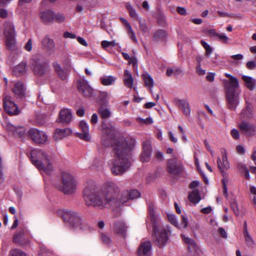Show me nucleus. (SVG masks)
<instances>
[{"label":"nucleus","mask_w":256,"mask_h":256,"mask_svg":"<svg viewBox=\"0 0 256 256\" xmlns=\"http://www.w3.org/2000/svg\"><path fill=\"white\" fill-rule=\"evenodd\" d=\"M26 71V64L25 62H22L14 68V72L16 75H20L24 74Z\"/></svg>","instance_id":"nucleus-35"},{"label":"nucleus","mask_w":256,"mask_h":256,"mask_svg":"<svg viewBox=\"0 0 256 256\" xmlns=\"http://www.w3.org/2000/svg\"><path fill=\"white\" fill-rule=\"evenodd\" d=\"M40 18L44 22H50L54 18V13L50 10L42 12L40 13Z\"/></svg>","instance_id":"nucleus-32"},{"label":"nucleus","mask_w":256,"mask_h":256,"mask_svg":"<svg viewBox=\"0 0 256 256\" xmlns=\"http://www.w3.org/2000/svg\"><path fill=\"white\" fill-rule=\"evenodd\" d=\"M72 134V130L69 128H56L53 134V140L58 142L68 137Z\"/></svg>","instance_id":"nucleus-18"},{"label":"nucleus","mask_w":256,"mask_h":256,"mask_svg":"<svg viewBox=\"0 0 256 256\" xmlns=\"http://www.w3.org/2000/svg\"><path fill=\"white\" fill-rule=\"evenodd\" d=\"M218 232L220 234V235L224 238H227V234L226 230L224 228H219L218 230Z\"/></svg>","instance_id":"nucleus-57"},{"label":"nucleus","mask_w":256,"mask_h":256,"mask_svg":"<svg viewBox=\"0 0 256 256\" xmlns=\"http://www.w3.org/2000/svg\"><path fill=\"white\" fill-rule=\"evenodd\" d=\"M124 84L128 88H132L134 86V80L131 72L126 70L124 74Z\"/></svg>","instance_id":"nucleus-25"},{"label":"nucleus","mask_w":256,"mask_h":256,"mask_svg":"<svg viewBox=\"0 0 256 256\" xmlns=\"http://www.w3.org/2000/svg\"><path fill=\"white\" fill-rule=\"evenodd\" d=\"M226 100L228 108L232 110H236L239 104V92L229 90L226 92Z\"/></svg>","instance_id":"nucleus-11"},{"label":"nucleus","mask_w":256,"mask_h":256,"mask_svg":"<svg viewBox=\"0 0 256 256\" xmlns=\"http://www.w3.org/2000/svg\"><path fill=\"white\" fill-rule=\"evenodd\" d=\"M242 80L245 82L246 86L250 90H252L254 88L255 80L252 78L245 75L242 76Z\"/></svg>","instance_id":"nucleus-36"},{"label":"nucleus","mask_w":256,"mask_h":256,"mask_svg":"<svg viewBox=\"0 0 256 256\" xmlns=\"http://www.w3.org/2000/svg\"><path fill=\"white\" fill-rule=\"evenodd\" d=\"M64 36L66 38H76L74 34L68 32H65L64 34Z\"/></svg>","instance_id":"nucleus-62"},{"label":"nucleus","mask_w":256,"mask_h":256,"mask_svg":"<svg viewBox=\"0 0 256 256\" xmlns=\"http://www.w3.org/2000/svg\"><path fill=\"white\" fill-rule=\"evenodd\" d=\"M128 226L123 221L116 222L114 225V230L118 234L125 238Z\"/></svg>","instance_id":"nucleus-23"},{"label":"nucleus","mask_w":256,"mask_h":256,"mask_svg":"<svg viewBox=\"0 0 256 256\" xmlns=\"http://www.w3.org/2000/svg\"><path fill=\"white\" fill-rule=\"evenodd\" d=\"M182 73V70L178 67L168 68L166 70V75L168 76H178Z\"/></svg>","instance_id":"nucleus-37"},{"label":"nucleus","mask_w":256,"mask_h":256,"mask_svg":"<svg viewBox=\"0 0 256 256\" xmlns=\"http://www.w3.org/2000/svg\"><path fill=\"white\" fill-rule=\"evenodd\" d=\"M108 92L104 91V92H100L99 94V98L102 100H105L108 98Z\"/></svg>","instance_id":"nucleus-54"},{"label":"nucleus","mask_w":256,"mask_h":256,"mask_svg":"<svg viewBox=\"0 0 256 256\" xmlns=\"http://www.w3.org/2000/svg\"><path fill=\"white\" fill-rule=\"evenodd\" d=\"M24 49L30 52L32 50V41L31 39H29L28 40L24 46Z\"/></svg>","instance_id":"nucleus-55"},{"label":"nucleus","mask_w":256,"mask_h":256,"mask_svg":"<svg viewBox=\"0 0 256 256\" xmlns=\"http://www.w3.org/2000/svg\"><path fill=\"white\" fill-rule=\"evenodd\" d=\"M238 128L246 136H252L254 134L255 126L249 122L242 121L238 124Z\"/></svg>","instance_id":"nucleus-20"},{"label":"nucleus","mask_w":256,"mask_h":256,"mask_svg":"<svg viewBox=\"0 0 256 256\" xmlns=\"http://www.w3.org/2000/svg\"><path fill=\"white\" fill-rule=\"evenodd\" d=\"M208 34L209 36L211 37H218V36L219 34L218 33L216 32V31L214 30H210L208 31Z\"/></svg>","instance_id":"nucleus-64"},{"label":"nucleus","mask_w":256,"mask_h":256,"mask_svg":"<svg viewBox=\"0 0 256 256\" xmlns=\"http://www.w3.org/2000/svg\"><path fill=\"white\" fill-rule=\"evenodd\" d=\"M188 220L184 215H182V221L180 224H179V228H186L188 227Z\"/></svg>","instance_id":"nucleus-49"},{"label":"nucleus","mask_w":256,"mask_h":256,"mask_svg":"<svg viewBox=\"0 0 256 256\" xmlns=\"http://www.w3.org/2000/svg\"><path fill=\"white\" fill-rule=\"evenodd\" d=\"M222 158L218 157L217 159V164L219 170H220L223 178L222 180L224 194L226 196H228V189L226 184L228 182V174L226 170L230 168V164L228 160L226 150L224 148L221 149Z\"/></svg>","instance_id":"nucleus-7"},{"label":"nucleus","mask_w":256,"mask_h":256,"mask_svg":"<svg viewBox=\"0 0 256 256\" xmlns=\"http://www.w3.org/2000/svg\"><path fill=\"white\" fill-rule=\"evenodd\" d=\"M138 120L140 123H144L146 124H151L152 123L153 120L151 118H147L146 119L141 118H138Z\"/></svg>","instance_id":"nucleus-52"},{"label":"nucleus","mask_w":256,"mask_h":256,"mask_svg":"<svg viewBox=\"0 0 256 256\" xmlns=\"http://www.w3.org/2000/svg\"><path fill=\"white\" fill-rule=\"evenodd\" d=\"M252 116L251 106L249 104L246 106L244 110H243L240 114V117L242 118H250Z\"/></svg>","instance_id":"nucleus-38"},{"label":"nucleus","mask_w":256,"mask_h":256,"mask_svg":"<svg viewBox=\"0 0 256 256\" xmlns=\"http://www.w3.org/2000/svg\"><path fill=\"white\" fill-rule=\"evenodd\" d=\"M230 206L234 214L238 216L240 214V210L238 202L234 200L230 202Z\"/></svg>","instance_id":"nucleus-47"},{"label":"nucleus","mask_w":256,"mask_h":256,"mask_svg":"<svg viewBox=\"0 0 256 256\" xmlns=\"http://www.w3.org/2000/svg\"><path fill=\"white\" fill-rule=\"evenodd\" d=\"M7 129L8 130L12 132L15 136L20 137L22 136L26 132V130L24 127H16L11 124H8Z\"/></svg>","instance_id":"nucleus-27"},{"label":"nucleus","mask_w":256,"mask_h":256,"mask_svg":"<svg viewBox=\"0 0 256 256\" xmlns=\"http://www.w3.org/2000/svg\"><path fill=\"white\" fill-rule=\"evenodd\" d=\"M177 12L179 14H180L181 15H183V16L186 15V10L184 8H182V7H178L177 8Z\"/></svg>","instance_id":"nucleus-63"},{"label":"nucleus","mask_w":256,"mask_h":256,"mask_svg":"<svg viewBox=\"0 0 256 256\" xmlns=\"http://www.w3.org/2000/svg\"><path fill=\"white\" fill-rule=\"evenodd\" d=\"M31 67L34 74L39 76L46 74L49 70L48 63L38 58L33 60Z\"/></svg>","instance_id":"nucleus-10"},{"label":"nucleus","mask_w":256,"mask_h":256,"mask_svg":"<svg viewBox=\"0 0 256 256\" xmlns=\"http://www.w3.org/2000/svg\"><path fill=\"white\" fill-rule=\"evenodd\" d=\"M4 106L6 112L10 115L18 114V106L12 100L10 96H6L3 99Z\"/></svg>","instance_id":"nucleus-13"},{"label":"nucleus","mask_w":256,"mask_h":256,"mask_svg":"<svg viewBox=\"0 0 256 256\" xmlns=\"http://www.w3.org/2000/svg\"><path fill=\"white\" fill-rule=\"evenodd\" d=\"M174 104L186 117L190 114V107L188 100L186 99H176Z\"/></svg>","instance_id":"nucleus-15"},{"label":"nucleus","mask_w":256,"mask_h":256,"mask_svg":"<svg viewBox=\"0 0 256 256\" xmlns=\"http://www.w3.org/2000/svg\"><path fill=\"white\" fill-rule=\"evenodd\" d=\"M78 88L79 92L85 97L90 98L93 94V89L90 86L88 82L82 80L78 82Z\"/></svg>","instance_id":"nucleus-16"},{"label":"nucleus","mask_w":256,"mask_h":256,"mask_svg":"<svg viewBox=\"0 0 256 256\" xmlns=\"http://www.w3.org/2000/svg\"><path fill=\"white\" fill-rule=\"evenodd\" d=\"M215 74L213 72H209L206 78L209 82H213L214 79Z\"/></svg>","instance_id":"nucleus-59"},{"label":"nucleus","mask_w":256,"mask_h":256,"mask_svg":"<svg viewBox=\"0 0 256 256\" xmlns=\"http://www.w3.org/2000/svg\"><path fill=\"white\" fill-rule=\"evenodd\" d=\"M120 20L121 22L124 24L126 26V29L127 31V34L128 36L132 40V41L137 44L138 42V40L136 38L135 33L134 31L132 30V26L128 22V21L123 18H120Z\"/></svg>","instance_id":"nucleus-26"},{"label":"nucleus","mask_w":256,"mask_h":256,"mask_svg":"<svg viewBox=\"0 0 256 256\" xmlns=\"http://www.w3.org/2000/svg\"><path fill=\"white\" fill-rule=\"evenodd\" d=\"M79 125L82 132L78 133V136L86 141L90 140V136L89 134V128L88 124L85 121L82 120L80 122Z\"/></svg>","instance_id":"nucleus-22"},{"label":"nucleus","mask_w":256,"mask_h":256,"mask_svg":"<svg viewBox=\"0 0 256 256\" xmlns=\"http://www.w3.org/2000/svg\"><path fill=\"white\" fill-rule=\"evenodd\" d=\"M181 237L183 242L189 250L194 252L197 250L198 246L194 240L184 234H181Z\"/></svg>","instance_id":"nucleus-24"},{"label":"nucleus","mask_w":256,"mask_h":256,"mask_svg":"<svg viewBox=\"0 0 256 256\" xmlns=\"http://www.w3.org/2000/svg\"><path fill=\"white\" fill-rule=\"evenodd\" d=\"M72 119L71 110L68 108L62 109L59 112L58 122L63 124H68Z\"/></svg>","instance_id":"nucleus-21"},{"label":"nucleus","mask_w":256,"mask_h":256,"mask_svg":"<svg viewBox=\"0 0 256 256\" xmlns=\"http://www.w3.org/2000/svg\"><path fill=\"white\" fill-rule=\"evenodd\" d=\"M142 78L144 82L146 87L148 88L150 92L152 93V88L154 85V82L152 78L146 72H144L142 75Z\"/></svg>","instance_id":"nucleus-29"},{"label":"nucleus","mask_w":256,"mask_h":256,"mask_svg":"<svg viewBox=\"0 0 256 256\" xmlns=\"http://www.w3.org/2000/svg\"><path fill=\"white\" fill-rule=\"evenodd\" d=\"M102 143L106 146L114 147V158L111 160L112 172L115 175L122 174L130 166L128 152L132 148L134 142L130 144L124 138H114V128L110 125L107 126L102 123Z\"/></svg>","instance_id":"nucleus-2"},{"label":"nucleus","mask_w":256,"mask_h":256,"mask_svg":"<svg viewBox=\"0 0 256 256\" xmlns=\"http://www.w3.org/2000/svg\"><path fill=\"white\" fill-rule=\"evenodd\" d=\"M12 91L16 98L22 100L26 96V86L22 82H14Z\"/></svg>","instance_id":"nucleus-12"},{"label":"nucleus","mask_w":256,"mask_h":256,"mask_svg":"<svg viewBox=\"0 0 256 256\" xmlns=\"http://www.w3.org/2000/svg\"><path fill=\"white\" fill-rule=\"evenodd\" d=\"M224 84L226 92H228L229 90L232 91H238L237 89L240 86L238 81L236 77L230 80L225 81Z\"/></svg>","instance_id":"nucleus-28"},{"label":"nucleus","mask_w":256,"mask_h":256,"mask_svg":"<svg viewBox=\"0 0 256 256\" xmlns=\"http://www.w3.org/2000/svg\"><path fill=\"white\" fill-rule=\"evenodd\" d=\"M53 66L55 71L60 78L62 80H66L67 78V74L66 72L63 70L60 64H58V62H54L53 64Z\"/></svg>","instance_id":"nucleus-34"},{"label":"nucleus","mask_w":256,"mask_h":256,"mask_svg":"<svg viewBox=\"0 0 256 256\" xmlns=\"http://www.w3.org/2000/svg\"><path fill=\"white\" fill-rule=\"evenodd\" d=\"M8 12L6 9H0V17L3 18H6L8 16Z\"/></svg>","instance_id":"nucleus-60"},{"label":"nucleus","mask_w":256,"mask_h":256,"mask_svg":"<svg viewBox=\"0 0 256 256\" xmlns=\"http://www.w3.org/2000/svg\"><path fill=\"white\" fill-rule=\"evenodd\" d=\"M58 214L74 230H84L88 228V224L79 214L68 209H60Z\"/></svg>","instance_id":"nucleus-5"},{"label":"nucleus","mask_w":256,"mask_h":256,"mask_svg":"<svg viewBox=\"0 0 256 256\" xmlns=\"http://www.w3.org/2000/svg\"><path fill=\"white\" fill-rule=\"evenodd\" d=\"M244 235L246 244L248 246H252L254 244V240L248 232V230H244Z\"/></svg>","instance_id":"nucleus-42"},{"label":"nucleus","mask_w":256,"mask_h":256,"mask_svg":"<svg viewBox=\"0 0 256 256\" xmlns=\"http://www.w3.org/2000/svg\"><path fill=\"white\" fill-rule=\"evenodd\" d=\"M126 7L129 12L130 16V17H132L133 18H134L135 20H138L140 18H138V16L136 11L132 8L131 4L127 2L126 4Z\"/></svg>","instance_id":"nucleus-41"},{"label":"nucleus","mask_w":256,"mask_h":256,"mask_svg":"<svg viewBox=\"0 0 256 256\" xmlns=\"http://www.w3.org/2000/svg\"><path fill=\"white\" fill-rule=\"evenodd\" d=\"M24 232L20 231L16 233L14 236V242L15 243H20L23 238Z\"/></svg>","instance_id":"nucleus-48"},{"label":"nucleus","mask_w":256,"mask_h":256,"mask_svg":"<svg viewBox=\"0 0 256 256\" xmlns=\"http://www.w3.org/2000/svg\"><path fill=\"white\" fill-rule=\"evenodd\" d=\"M30 158L32 164L40 172L50 175L54 170V156L48 151L34 149L30 152Z\"/></svg>","instance_id":"nucleus-3"},{"label":"nucleus","mask_w":256,"mask_h":256,"mask_svg":"<svg viewBox=\"0 0 256 256\" xmlns=\"http://www.w3.org/2000/svg\"><path fill=\"white\" fill-rule=\"evenodd\" d=\"M28 136L34 142L45 144L48 141V137L46 133L36 128H31L28 132Z\"/></svg>","instance_id":"nucleus-9"},{"label":"nucleus","mask_w":256,"mask_h":256,"mask_svg":"<svg viewBox=\"0 0 256 256\" xmlns=\"http://www.w3.org/2000/svg\"><path fill=\"white\" fill-rule=\"evenodd\" d=\"M100 80L103 86H110L115 84L116 78L113 76H100Z\"/></svg>","instance_id":"nucleus-30"},{"label":"nucleus","mask_w":256,"mask_h":256,"mask_svg":"<svg viewBox=\"0 0 256 256\" xmlns=\"http://www.w3.org/2000/svg\"><path fill=\"white\" fill-rule=\"evenodd\" d=\"M8 256H26V255L20 250L13 249L10 250Z\"/></svg>","instance_id":"nucleus-45"},{"label":"nucleus","mask_w":256,"mask_h":256,"mask_svg":"<svg viewBox=\"0 0 256 256\" xmlns=\"http://www.w3.org/2000/svg\"><path fill=\"white\" fill-rule=\"evenodd\" d=\"M3 33L6 37V47L10 50L14 48L16 44V32L12 22L6 21L4 24Z\"/></svg>","instance_id":"nucleus-8"},{"label":"nucleus","mask_w":256,"mask_h":256,"mask_svg":"<svg viewBox=\"0 0 256 256\" xmlns=\"http://www.w3.org/2000/svg\"><path fill=\"white\" fill-rule=\"evenodd\" d=\"M100 239L102 242L105 244H109L111 243V239L106 234H102L100 235Z\"/></svg>","instance_id":"nucleus-51"},{"label":"nucleus","mask_w":256,"mask_h":256,"mask_svg":"<svg viewBox=\"0 0 256 256\" xmlns=\"http://www.w3.org/2000/svg\"><path fill=\"white\" fill-rule=\"evenodd\" d=\"M196 72L198 74L200 75V76L204 75L206 73L205 70L202 68L200 65H198L196 68Z\"/></svg>","instance_id":"nucleus-61"},{"label":"nucleus","mask_w":256,"mask_h":256,"mask_svg":"<svg viewBox=\"0 0 256 256\" xmlns=\"http://www.w3.org/2000/svg\"><path fill=\"white\" fill-rule=\"evenodd\" d=\"M98 112L100 117L104 119H107L109 118L111 115L110 110L106 108L101 107L99 108Z\"/></svg>","instance_id":"nucleus-39"},{"label":"nucleus","mask_w":256,"mask_h":256,"mask_svg":"<svg viewBox=\"0 0 256 256\" xmlns=\"http://www.w3.org/2000/svg\"><path fill=\"white\" fill-rule=\"evenodd\" d=\"M61 182L62 184L60 189L64 194H71L76 191L78 182L70 172H62Z\"/></svg>","instance_id":"nucleus-6"},{"label":"nucleus","mask_w":256,"mask_h":256,"mask_svg":"<svg viewBox=\"0 0 256 256\" xmlns=\"http://www.w3.org/2000/svg\"><path fill=\"white\" fill-rule=\"evenodd\" d=\"M167 217L170 222L176 227L179 228V224L177 218L174 214H167Z\"/></svg>","instance_id":"nucleus-43"},{"label":"nucleus","mask_w":256,"mask_h":256,"mask_svg":"<svg viewBox=\"0 0 256 256\" xmlns=\"http://www.w3.org/2000/svg\"><path fill=\"white\" fill-rule=\"evenodd\" d=\"M167 168L168 172L172 174H178L183 170V166L181 162H178L176 158L170 159L168 162Z\"/></svg>","instance_id":"nucleus-14"},{"label":"nucleus","mask_w":256,"mask_h":256,"mask_svg":"<svg viewBox=\"0 0 256 256\" xmlns=\"http://www.w3.org/2000/svg\"><path fill=\"white\" fill-rule=\"evenodd\" d=\"M200 44L206 50V56L207 58H210L213 51L212 48L209 44L203 40L200 41Z\"/></svg>","instance_id":"nucleus-40"},{"label":"nucleus","mask_w":256,"mask_h":256,"mask_svg":"<svg viewBox=\"0 0 256 256\" xmlns=\"http://www.w3.org/2000/svg\"><path fill=\"white\" fill-rule=\"evenodd\" d=\"M143 150L141 154L140 160L143 162H148L150 160L152 146L150 144V140H148L142 143Z\"/></svg>","instance_id":"nucleus-19"},{"label":"nucleus","mask_w":256,"mask_h":256,"mask_svg":"<svg viewBox=\"0 0 256 256\" xmlns=\"http://www.w3.org/2000/svg\"><path fill=\"white\" fill-rule=\"evenodd\" d=\"M218 38L225 44L230 43V38L224 33L219 34Z\"/></svg>","instance_id":"nucleus-50"},{"label":"nucleus","mask_w":256,"mask_h":256,"mask_svg":"<svg viewBox=\"0 0 256 256\" xmlns=\"http://www.w3.org/2000/svg\"><path fill=\"white\" fill-rule=\"evenodd\" d=\"M41 42L42 48L48 50H52L55 46L53 40L48 36L42 40Z\"/></svg>","instance_id":"nucleus-31"},{"label":"nucleus","mask_w":256,"mask_h":256,"mask_svg":"<svg viewBox=\"0 0 256 256\" xmlns=\"http://www.w3.org/2000/svg\"><path fill=\"white\" fill-rule=\"evenodd\" d=\"M230 134L236 140H238L240 138L239 132L236 128H233L231 130Z\"/></svg>","instance_id":"nucleus-53"},{"label":"nucleus","mask_w":256,"mask_h":256,"mask_svg":"<svg viewBox=\"0 0 256 256\" xmlns=\"http://www.w3.org/2000/svg\"><path fill=\"white\" fill-rule=\"evenodd\" d=\"M189 200L192 203L196 204L199 202L201 198L198 190L194 189L188 195Z\"/></svg>","instance_id":"nucleus-33"},{"label":"nucleus","mask_w":256,"mask_h":256,"mask_svg":"<svg viewBox=\"0 0 256 256\" xmlns=\"http://www.w3.org/2000/svg\"><path fill=\"white\" fill-rule=\"evenodd\" d=\"M148 212L153 222L154 242L158 247L162 248L168 241V234L170 233V231L168 226L164 227L159 223V218L154 215L153 206H148Z\"/></svg>","instance_id":"nucleus-4"},{"label":"nucleus","mask_w":256,"mask_h":256,"mask_svg":"<svg viewBox=\"0 0 256 256\" xmlns=\"http://www.w3.org/2000/svg\"><path fill=\"white\" fill-rule=\"evenodd\" d=\"M139 256H151L152 244L150 241L143 240L139 246L138 250Z\"/></svg>","instance_id":"nucleus-17"},{"label":"nucleus","mask_w":256,"mask_h":256,"mask_svg":"<svg viewBox=\"0 0 256 256\" xmlns=\"http://www.w3.org/2000/svg\"><path fill=\"white\" fill-rule=\"evenodd\" d=\"M138 22L140 30L144 33L148 32V28L147 26L146 20L144 19L140 18L138 19Z\"/></svg>","instance_id":"nucleus-44"},{"label":"nucleus","mask_w":256,"mask_h":256,"mask_svg":"<svg viewBox=\"0 0 256 256\" xmlns=\"http://www.w3.org/2000/svg\"><path fill=\"white\" fill-rule=\"evenodd\" d=\"M250 192L254 195L253 198V202L255 204H256V188L254 186H251L250 188Z\"/></svg>","instance_id":"nucleus-56"},{"label":"nucleus","mask_w":256,"mask_h":256,"mask_svg":"<svg viewBox=\"0 0 256 256\" xmlns=\"http://www.w3.org/2000/svg\"><path fill=\"white\" fill-rule=\"evenodd\" d=\"M82 194L88 206L100 208L118 206L120 204L139 198L140 195L136 190H125L120 194L118 187L112 182H107L99 190L96 183L92 180L84 184Z\"/></svg>","instance_id":"nucleus-1"},{"label":"nucleus","mask_w":256,"mask_h":256,"mask_svg":"<svg viewBox=\"0 0 256 256\" xmlns=\"http://www.w3.org/2000/svg\"><path fill=\"white\" fill-rule=\"evenodd\" d=\"M256 66V63L254 61H249L246 64V67L250 70H254Z\"/></svg>","instance_id":"nucleus-58"},{"label":"nucleus","mask_w":256,"mask_h":256,"mask_svg":"<svg viewBox=\"0 0 256 256\" xmlns=\"http://www.w3.org/2000/svg\"><path fill=\"white\" fill-rule=\"evenodd\" d=\"M167 36L166 32L162 30H158L154 34V38L156 39L160 38L162 39L166 38Z\"/></svg>","instance_id":"nucleus-46"}]
</instances>
